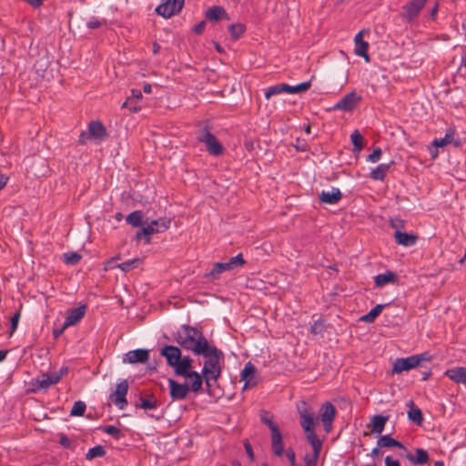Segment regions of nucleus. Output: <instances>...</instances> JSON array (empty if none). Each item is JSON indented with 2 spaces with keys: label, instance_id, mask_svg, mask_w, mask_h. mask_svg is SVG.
Wrapping results in <instances>:
<instances>
[{
  "label": "nucleus",
  "instance_id": "obj_1",
  "mask_svg": "<svg viewBox=\"0 0 466 466\" xmlns=\"http://www.w3.org/2000/svg\"><path fill=\"white\" fill-rule=\"evenodd\" d=\"M175 340L187 350L200 356L210 345L202 331L189 325H182L180 330L175 334Z\"/></svg>",
  "mask_w": 466,
  "mask_h": 466
},
{
  "label": "nucleus",
  "instance_id": "obj_2",
  "mask_svg": "<svg viewBox=\"0 0 466 466\" xmlns=\"http://www.w3.org/2000/svg\"><path fill=\"white\" fill-rule=\"evenodd\" d=\"M200 356L207 358L202 369L205 384L210 389V380H217L221 376L220 360H224V353L214 345H209Z\"/></svg>",
  "mask_w": 466,
  "mask_h": 466
},
{
  "label": "nucleus",
  "instance_id": "obj_3",
  "mask_svg": "<svg viewBox=\"0 0 466 466\" xmlns=\"http://www.w3.org/2000/svg\"><path fill=\"white\" fill-rule=\"evenodd\" d=\"M260 420L266 424L271 432V448L273 454L281 457L284 452L283 437L279 431V425L273 421V415L265 410H260Z\"/></svg>",
  "mask_w": 466,
  "mask_h": 466
},
{
  "label": "nucleus",
  "instance_id": "obj_4",
  "mask_svg": "<svg viewBox=\"0 0 466 466\" xmlns=\"http://www.w3.org/2000/svg\"><path fill=\"white\" fill-rule=\"evenodd\" d=\"M246 260L243 258L241 253L231 258L228 262H217L213 265L212 268L204 274V278L211 280H216L220 278L224 271H231L238 267H243Z\"/></svg>",
  "mask_w": 466,
  "mask_h": 466
},
{
  "label": "nucleus",
  "instance_id": "obj_5",
  "mask_svg": "<svg viewBox=\"0 0 466 466\" xmlns=\"http://www.w3.org/2000/svg\"><path fill=\"white\" fill-rule=\"evenodd\" d=\"M197 139L198 142L204 143L206 145L207 151L210 155L218 157L223 154L224 147L211 133L208 125H205L201 129L198 131Z\"/></svg>",
  "mask_w": 466,
  "mask_h": 466
},
{
  "label": "nucleus",
  "instance_id": "obj_6",
  "mask_svg": "<svg viewBox=\"0 0 466 466\" xmlns=\"http://www.w3.org/2000/svg\"><path fill=\"white\" fill-rule=\"evenodd\" d=\"M431 360V356L428 352L412 355L408 358L397 359L393 363L392 372L400 373L405 370H410V369L420 366L421 361L430 362Z\"/></svg>",
  "mask_w": 466,
  "mask_h": 466
},
{
  "label": "nucleus",
  "instance_id": "obj_7",
  "mask_svg": "<svg viewBox=\"0 0 466 466\" xmlns=\"http://www.w3.org/2000/svg\"><path fill=\"white\" fill-rule=\"evenodd\" d=\"M184 4L185 0H163L162 3L156 7L155 12L164 18H170L172 15L181 12Z\"/></svg>",
  "mask_w": 466,
  "mask_h": 466
},
{
  "label": "nucleus",
  "instance_id": "obj_8",
  "mask_svg": "<svg viewBox=\"0 0 466 466\" xmlns=\"http://www.w3.org/2000/svg\"><path fill=\"white\" fill-rule=\"evenodd\" d=\"M108 137V133L100 121H91L88 125V132H82L79 137V143L86 144V138L95 140H104Z\"/></svg>",
  "mask_w": 466,
  "mask_h": 466
},
{
  "label": "nucleus",
  "instance_id": "obj_9",
  "mask_svg": "<svg viewBox=\"0 0 466 466\" xmlns=\"http://www.w3.org/2000/svg\"><path fill=\"white\" fill-rule=\"evenodd\" d=\"M428 0H411L402 6L400 17L407 23H411L419 16Z\"/></svg>",
  "mask_w": 466,
  "mask_h": 466
},
{
  "label": "nucleus",
  "instance_id": "obj_10",
  "mask_svg": "<svg viewBox=\"0 0 466 466\" xmlns=\"http://www.w3.org/2000/svg\"><path fill=\"white\" fill-rule=\"evenodd\" d=\"M298 412L301 418L300 425L305 431L314 429V413L306 401H300L297 405Z\"/></svg>",
  "mask_w": 466,
  "mask_h": 466
},
{
  "label": "nucleus",
  "instance_id": "obj_11",
  "mask_svg": "<svg viewBox=\"0 0 466 466\" xmlns=\"http://www.w3.org/2000/svg\"><path fill=\"white\" fill-rule=\"evenodd\" d=\"M128 391V382L127 380H121L116 388V390L110 394V400L117 406L120 410H123L127 405V394Z\"/></svg>",
  "mask_w": 466,
  "mask_h": 466
},
{
  "label": "nucleus",
  "instance_id": "obj_12",
  "mask_svg": "<svg viewBox=\"0 0 466 466\" xmlns=\"http://www.w3.org/2000/svg\"><path fill=\"white\" fill-rule=\"evenodd\" d=\"M360 100L361 96H359L356 92L352 91L344 96L339 101H338L333 106V109L349 112L353 110Z\"/></svg>",
  "mask_w": 466,
  "mask_h": 466
},
{
  "label": "nucleus",
  "instance_id": "obj_13",
  "mask_svg": "<svg viewBox=\"0 0 466 466\" xmlns=\"http://www.w3.org/2000/svg\"><path fill=\"white\" fill-rule=\"evenodd\" d=\"M169 394L173 400H184L187 396L190 388L187 383H178L173 379L168 380Z\"/></svg>",
  "mask_w": 466,
  "mask_h": 466
},
{
  "label": "nucleus",
  "instance_id": "obj_14",
  "mask_svg": "<svg viewBox=\"0 0 466 466\" xmlns=\"http://www.w3.org/2000/svg\"><path fill=\"white\" fill-rule=\"evenodd\" d=\"M160 355L166 358L167 364L169 367L175 368L181 357V350L177 346L166 345L161 349Z\"/></svg>",
  "mask_w": 466,
  "mask_h": 466
},
{
  "label": "nucleus",
  "instance_id": "obj_15",
  "mask_svg": "<svg viewBox=\"0 0 466 466\" xmlns=\"http://www.w3.org/2000/svg\"><path fill=\"white\" fill-rule=\"evenodd\" d=\"M149 359V350L145 349H138L130 350L123 357L124 363H146Z\"/></svg>",
  "mask_w": 466,
  "mask_h": 466
},
{
  "label": "nucleus",
  "instance_id": "obj_16",
  "mask_svg": "<svg viewBox=\"0 0 466 466\" xmlns=\"http://www.w3.org/2000/svg\"><path fill=\"white\" fill-rule=\"evenodd\" d=\"M86 311V305H82L80 307L68 309L67 316H66V321H65V327L76 324L78 321H80L84 318Z\"/></svg>",
  "mask_w": 466,
  "mask_h": 466
},
{
  "label": "nucleus",
  "instance_id": "obj_17",
  "mask_svg": "<svg viewBox=\"0 0 466 466\" xmlns=\"http://www.w3.org/2000/svg\"><path fill=\"white\" fill-rule=\"evenodd\" d=\"M356 49L355 54L365 59L366 62H370V58L368 54V42L363 40V31H360L355 36Z\"/></svg>",
  "mask_w": 466,
  "mask_h": 466
},
{
  "label": "nucleus",
  "instance_id": "obj_18",
  "mask_svg": "<svg viewBox=\"0 0 466 466\" xmlns=\"http://www.w3.org/2000/svg\"><path fill=\"white\" fill-rule=\"evenodd\" d=\"M342 193L339 188L332 187L331 191H322L319 195L320 202L329 205H334L340 201Z\"/></svg>",
  "mask_w": 466,
  "mask_h": 466
},
{
  "label": "nucleus",
  "instance_id": "obj_19",
  "mask_svg": "<svg viewBox=\"0 0 466 466\" xmlns=\"http://www.w3.org/2000/svg\"><path fill=\"white\" fill-rule=\"evenodd\" d=\"M444 375L455 383L466 384V367H456L449 369Z\"/></svg>",
  "mask_w": 466,
  "mask_h": 466
},
{
  "label": "nucleus",
  "instance_id": "obj_20",
  "mask_svg": "<svg viewBox=\"0 0 466 466\" xmlns=\"http://www.w3.org/2000/svg\"><path fill=\"white\" fill-rule=\"evenodd\" d=\"M61 380V373H49L43 374L40 378L36 379V385L41 389H47L52 385L59 382Z\"/></svg>",
  "mask_w": 466,
  "mask_h": 466
},
{
  "label": "nucleus",
  "instance_id": "obj_21",
  "mask_svg": "<svg viewBox=\"0 0 466 466\" xmlns=\"http://www.w3.org/2000/svg\"><path fill=\"white\" fill-rule=\"evenodd\" d=\"M192 362L193 360L189 356H185L183 358L181 356L178 364L174 368L176 375L187 377V375L192 371L190 370L192 368Z\"/></svg>",
  "mask_w": 466,
  "mask_h": 466
},
{
  "label": "nucleus",
  "instance_id": "obj_22",
  "mask_svg": "<svg viewBox=\"0 0 466 466\" xmlns=\"http://www.w3.org/2000/svg\"><path fill=\"white\" fill-rule=\"evenodd\" d=\"M206 18L209 21L217 22L221 19L229 20V16L225 8L219 5H214L206 11Z\"/></svg>",
  "mask_w": 466,
  "mask_h": 466
},
{
  "label": "nucleus",
  "instance_id": "obj_23",
  "mask_svg": "<svg viewBox=\"0 0 466 466\" xmlns=\"http://www.w3.org/2000/svg\"><path fill=\"white\" fill-rule=\"evenodd\" d=\"M394 238H395L397 244L404 246V247L413 246L418 239V237L416 235L407 233V232H402L401 230H395Z\"/></svg>",
  "mask_w": 466,
  "mask_h": 466
},
{
  "label": "nucleus",
  "instance_id": "obj_24",
  "mask_svg": "<svg viewBox=\"0 0 466 466\" xmlns=\"http://www.w3.org/2000/svg\"><path fill=\"white\" fill-rule=\"evenodd\" d=\"M162 224V228L161 229H154V227H151V226H147V227H144L141 230H138L137 233H136V236H135V238L137 240H139L141 239L142 238H145V243L146 244H149L150 243V236L155 234V233H160V232H164L165 231V228L167 227L166 224H164V222H161Z\"/></svg>",
  "mask_w": 466,
  "mask_h": 466
},
{
  "label": "nucleus",
  "instance_id": "obj_25",
  "mask_svg": "<svg viewBox=\"0 0 466 466\" xmlns=\"http://www.w3.org/2000/svg\"><path fill=\"white\" fill-rule=\"evenodd\" d=\"M337 411L330 402H325L320 408V419L322 422L333 423Z\"/></svg>",
  "mask_w": 466,
  "mask_h": 466
},
{
  "label": "nucleus",
  "instance_id": "obj_26",
  "mask_svg": "<svg viewBox=\"0 0 466 466\" xmlns=\"http://www.w3.org/2000/svg\"><path fill=\"white\" fill-rule=\"evenodd\" d=\"M454 128L450 127L449 129H447L444 137L434 139L431 144L435 147H442L451 143H453L455 147H459L461 143L459 141H454Z\"/></svg>",
  "mask_w": 466,
  "mask_h": 466
},
{
  "label": "nucleus",
  "instance_id": "obj_27",
  "mask_svg": "<svg viewBox=\"0 0 466 466\" xmlns=\"http://www.w3.org/2000/svg\"><path fill=\"white\" fill-rule=\"evenodd\" d=\"M394 161L391 160L390 163L387 164H380L376 168H374L370 174V177L373 180H379L382 181L384 180L387 172L390 168L391 166L394 165Z\"/></svg>",
  "mask_w": 466,
  "mask_h": 466
},
{
  "label": "nucleus",
  "instance_id": "obj_28",
  "mask_svg": "<svg viewBox=\"0 0 466 466\" xmlns=\"http://www.w3.org/2000/svg\"><path fill=\"white\" fill-rule=\"evenodd\" d=\"M408 406L410 408L408 411L409 420L419 426L421 425L423 421V415L420 409H419L412 400L408 402Z\"/></svg>",
  "mask_w": 466,
  "mask_h": 466
},
{
  "label": "nucleus",
  "instance_id": "obj_29",
  "mask_svg": "<svg viewBox=\"0 0 466 466\" xmlns=\"http://www.w3.org/2000/svg\"><path fill=\"white\" fill-rule=\"evenodd\" d=\"M389 420V416L384 415H374L371 418V432L375 434H380Z\"/></svg>",
  "mask_w": 466,
  "mask_h": 466
},
{
  "label": "nucleus",
  "instance_id": "obj_30",
  "mask_svg": "<svg viewBox=\"0 0 466 466\" xmlns=\"http://www.w3.org/2000/svg\"><path fill=\"white\" fill-rule=\"evenodd\" d=\"M378 447L381 448H399L405 449V446L399 441L393 439L390 435H382L377 441Z\"/></svg>",
  "mask_w": 466,
  "mask_h": 466
},
{
  "label": "nucleus",
  "instance_id": "obj_31",
  "mask_svg": "<svg viewBox=\"0 0 466 466\" xmlns=\"http://www.w3.org/2000/svg\"><path fill=\"white\" fill-rule=\"evenodd\" d=\"M406 457L412 464L415 465L425 464L429 461V454L423 449H417L416 456L412 455L411 453H409L407 454Z\"/></svg>",
  "mask_w": 466,
  "mask_h": 466
},
{
  "label": "nucleus",
  "instance_id": "obj_32",
  "mask_svg": "<svg viewBox=\"0 0 466 466\" xmlns=\"http://www.w3.org/2000/svg\"><path fill=\"white\" fill-rule=\"evenodd\" d=\"M256 373V368L250 363H247L243 370L241 371V380H245L244 390L248 388L249 386H254L256 382H251V379L249 377L253 376Z\"/></svg>",
  "mask_w": 466,
  "mask_h": 466
},
{
  "label": "nucleus",
  "instance_id": "obj_33",
  "mask_svg": "<svg viewBox=\"0 0 466 466\" xmlns=\"http://www.w3.org/2000/svg\"><path fill=\"white\" fill-rule=\"evenodd\" d=\"M387 305L385 304H378L374 308H372L367 314L360 317V320L365 323H372L376 319V318L381 313L383 309Z\"/></svg>",
  "mask_w": 466,
  "mask_h": 466
},
{
  "label": "nucleus",
  "instance_id": "obj_34",
  "mask_svg": "<svg viewBox=\"0 0 466 466\" xmlns=\"http://www.w3.org/2000/svg\"><path fill=\"white\" fill-rule=\"evenodd\" d=\"M396 280L397 275L392 271H387L375 277V284L378 287H382L388 283H394Z\"/></svg>",
  "mask_w": 466,
  "mask_h": 466
},
{
  "label": "nucleus",
  "instance_id": "obj_35",
  "mask_svg": "<svg viewBox=\"0 0 466 466\" xmlns=\"http://www.w3.org/2000/svg\"><path fill=\"white\" fill-rule=\"evenodd\" d=\"M307 441L311 445L313 451L320 452L322 448V441L318 438L315 430L305 431Z\"/></svg>",
  "mask_w": 466,
  "mask_h": 466
},
{
  "label": "nucleus",
  "instance_id": "obj_36",
  "mask_svg": "<svg viewBox=\"0 0 466 466\" xmlns=\"http://www.w3.org/2000/svg\"><path fill=\"white\" fill-rule=\"evenodd\" d=\"M310 86H311V80H309L306 82H302L297 86H289L288 84H285V87H283V89H285L286 93L297 94V93L308 91L310 88Z\"/></svg>",
  "mask_w": 466,
  "mask_h": 466
},
{
  "label": "nucleus",
  "instance_id": "obj_37",
  "mask_svg": "<svg viewBox=\"0 0 466 466\" xmlns=\"http://www.w3.org/2000/svg\"><path fill=\"white\" fill-rule=\"evenodd\" d=\"M187 378L192 380L191 385L189 386L190 390L194 392H198L201 390L203 384V378L201 374H199L197 371H191Z\"/></svg>",
  "mask_w": 466,
  "mask_h": 466
},
{
  "label": "nucleus",
  "instance_id": "obj_38",
  "mask_svg": "<svg viewBox=\"0 0 466 466\" xmlns=\"http://www.w3.org/2000/svg\"><path fill=\"white\" fill-rule=\"evenodd\" d=\"M228 31L233 40H238L246 31V25L241 23L232 24L228 26Z\"/></svg>",
  "mask_w": 466,
  "mask_h": 466
},
{
  "label": "nucleus",
  "instance_id": "obj_39",
  "mask_svg": "<svg viewBox=\"0 0 466 466\" xmlns=\"http://www.w3.org/2000/svg\"><path fill=\"white\" fill-rule=\"evenodd\" d=\"M127 222L129 223L133 227H139L143 224V214L140 210H136L131 212L127 217Z\"/></svg>",
  "mask_w": 466,
  "mask_h": 466
},
{
  "label": "nucleus",
  "instance_id": "obj_40",
  "mask_svg": "<svg viewBox=\"0 0 466 466\" xmlns=\"http://www.w3.org/2000/svg\"><path fill=\"white\" fill-rule=\"evenodd\" d=\"M105 455H106L105 448L101 445H96L88 450L87 453L86 454V459L88 461H91L95 458L104 457Z\"/></svg>",
  "mask_w": 466,
  "mask_h": 466
},
{
  "label": "nucleus",
  "instance_id": "obj_41",
  "mask_svg": "<svg viewBox=\"0 0 466 466\" xmlns=\"http://www.w3.org/2000/svg\"><path fill=\"white\" fill-rule=\"evenodd\" d=\"M350 138H351V142L354 147V150L360 151L363 148V142H364V138L361 136V134L358 130H355L351 134Z\"/></svg>",
  "mask_w": 466,
  "mask_h": 466
},
{
  "label": "nucleus",
  "instance_id": "obj_42",
  "mask_svg": "<svg viewBox=\"0 0 466 466\" xmlns=\"http://www.w3.org/2000/svg\"><path fill=\"white\" fill-rule=\"evenodd\" d=\"M283 87H285L284 83L268 86L265 91V97L269 99L273 96L284 93L285 89H283Z\"/></svg>",
  "mask_w": 466,
  "mask_h": 466
},
{
  "label": "nucleus",
  "instance_id": "obj_43",
  "mask_svg": "<svg viewBox=\"0 0 466 466\" xmlns=\"http://www.w3.org/2000/svg\"><path fill=\"white\" fill-rule=\"evenodd\" d=\"M103 432L111 435L115 440H120L124 434L121 431L113 425H106L100 428Z\"/></svg>",
  "mask_w": 466,
  "mask_h": 466
},
{
  "label": "nucleus",
  "instance_id": "obj_44",
  "mask_svg": "<svg viewBox=\"0 0 466 466\" xmlns=\"http://www.w3.org/2000/svg\"><path fill=\"white\" fill-rule=\"evenodd\" d=\"M140 262L141 259L137 258L118 264L117 268H119L124 272H128L131 269L137 268Z\"/></svg>",
  "mask_w": 466,
  "mask_h": 466
},
{
  "label": "nucleus",
  "instance_id": "obj_45",
  "mask_svg": "<svg viewBox=\"0 0 466 466\" xmlns=\"http://www.w3.org/2000/svg\"><path fill=\"white\" fill-rule=\"evenodd\" d=\"M63 257L64 262L67 265H76L82 258L81 255L76 252H67Z\"/></svg>",
  "mask_w": 466,
  "mask_h": 466
},
{
  "label": "nucleus",
  "instance_id": "obj_46",
  "mask_svg": "<svg viewBox=\"0 0 466 466\" xmlns=\"http://www.w3.org/2000/svg\"><path fill=\"white\" fill-rule=\"evenodd\" d=\"M86 409V405L82 400H77L74 403L70 411L71 416H83Z\"/></svg>",
  "mask_w": 466,
  "mask_h": 466
},
{
  "label": "nucleus",
  "instance_id": "obj_47",
  "mask_svg": "<svg viewBox=\"0 0 466 466\" xmlns=\"http://www.w3.org/2000/svg\"><path fill=\"white\" fill-rule=\"evenodd\" d=\"M157 401L154 397H152L150 400L140 398V404H136V407H139L144 410H152L157 408Z\"/></svg>",
  "mask_w": 466,
  "mask_h": 466
},
{
  "label": "nucleus",
  "instance_id": "obj_48",
  "mask_svg": "<svg viewBox=\"0 0 466 466\" xmlns=\"http://www.w3.org/2000/svg\"><path fill=\"white\" fill-rule=\"evenodd\" d=\"M164 222L166 224L165 231L169 228L171 220L167 218H161L159 219L152 220L147 226L154 227V229H161L162 224Z\"/></svg>",
  "mask_w": 466,
  "mask_h": 466
},
{
  "label": "nucleus",
  "instance_id": "obj_49",
  "mask_svg": "<svg viewBox=\"0 0 466 466\" xmlns=\"http://www.w3.org/2000/svg\"><path fill=\"white\" fill-rule=\"evenodd\" d=\"M320 452L313 451L312 456L305 455L304 457V462L305 466H317V462L319 460Z\"/></svg>",
  "mask_w": 466,
  "mask_h": 466
},
{
  "label": "nucleus",
  "instance_id": "obj_50",
  "mask_svg": "<svg viewBox=\"0 0 466 466\" xmlns=\"http://www.w3.org/2000/svg\"><path fill=\"white\" fill-rule=\"evenodd\" d=\"M121 107L128 108L133 113H137L141 109L139 106H137L136 103H133L131 97H127V99L122 104Z\"/></svg>",
  "mask_w": 466,
  "mask_h": 466
},
{
  "label": "nucleus",
  "instance_id": "obj_51",
  "mask_svg": "<svg viewBox=\"0 0 466 466\" xmlns=\"http://www.w3.org/2000/svg\"><path fill=\"white\" fill-rule=\"evenodd\" d=\"M381 153L380 147H377L373 149L372 153L368 156L367 159L372 163H376L380 160Z\"/></svg>",
  "mask_w": 466,
  "mask_h": 466
},
{
  "label": "nucleus",
  "instance_id": "obj_52",
  "mask_svg": "<svg viewBox=\"0 0 466 466\" xmlns=\"http://www.w3.org/2000/svg\"><path fill=\"white\" fill-rule=\"evenodd\" d=\"M287 456L289 461L290 462V466H296V454L292 448H289L286 451L284 450L283 454Z\"/></svg>",
  "mask_w": 466,
  "mask_h": 466
},
{
  "label": "nucleus",
  "instance_id": "obj_53",
  "mask_svg": "<svg viewBox=\"0 0 466 466\" xmlns=\"http://www.w3.org/2000/svg\"><path fill=\"white\" fill-rule=\"evenodd\" d=\"M20 318V312H16L12 318H11V323H10V333L11 336L16 329L18 321Z\"/></svg>",
  "mask_w": 466,
  "mask_h": 466
},
{
  "label": "nucleus",
  "instance_id": "obj_54",
  "mask_svg": "<svg viewBox=\"0 0 466 466\" xmlns=\"http://www.w3.org/2000/svg\"><path fill=\"white\" fill-rule=\"evenodd\" d=\"M390 227L396 230H401L404 228V221L400 218L390 219Z\"/></svg>",
  "mask_w": 466,
  "mask_h": 466
},
{
  "label": "nucleus",
  "instance_id": "obj_55",
  "mask_svg": "<svg viewBox=\"0 0 466 466\" xmlns=\"http://www.w3.org/2000/svg\"><path fill=\"white\" fill-rule=\"evenodd\" d=\"M310 329L312 334H319L323 331V324L320 321H315Z\"/></svg>",
  "mask_w": 466,
  "mask_h": 466
},
{
  "label": "nucleus",
  "instance_id": "obj_56",
  "mask_svg": "<svg viewBox=\"0 0 466 466\" xmlns=\"http://www.w3.org/2000/svg\"><path fill=\"white\" fill-rule=\"evenodd\" d=\"M206 21L202 20L193 27V32L197 35H201L205 29Z\"/></svg>",
  "mask_w": 466,
  "mask_h": 466
},
{
  "label": "nucleus",
  "instance_id": "obj_57",
  "mask_svg": "<svg viewBox=\"0 0 466 466\" xmlns=\"http://www.w3.org/2000/svg\"><path fill=\"white\" fill-rule=\"evenodd\" d=\"M101 26V22L96 18V17H92L88 22H87V27L90 28V29H96V28H98Z\"/></svg>",
  "mask_w": 466,
  "mask_h": 466
},
{
  "label": "nucleus",
  "instance_id": "obj_58",
  "mask_svg": "<svg viewBox=\"0 0 466 466\" xmlns=\"http://www.w3.org/2000/svg\"><path fill=\"white\" fill-rule=\"evenodd\" d=\"M385 466H400L398 460H394L391 456H387L384 460Z\"/></svg>",
  "mask_w": 466,
  "mask_h": 466
},
{
  "label": "nucleus",
  "instance_id": "obj_59",
  "mask_svg": "<svg viewBox=\"0 0 466 466\" xmlns=\"http://www.w3.org/2000/svg\"><path fill=\"white\" fill-rule=\"evenodd\" d=\"M59 443L61 446H63L65 448H69L71 446L70 439L64 434L60 436Z\"/></svg>",
  "mask_w": 466,
  "mask_h": 466
},
{
  "label": "nucleus",
  "instance_id": "obj_60",
  "mask_svg": "<svg viewBox=\"0 0 466 466\" xmlns=\"http://www.w3.org/2000/svg\"><path fill=\"white\" fill-rule=\"evenodd\" d=\"M244 447H245L246 452L248 453L249 459L251 461H254V452H253L250 443L248 441H245Z\"/></svg>",
  "mask_w": 466,
  "mask_h": 466
},
{
  "label": "nucleus",
  "instance_id": "obj_61",
  "mask_svg": "<svg viewBox=\"0 0 466 466\" xmlns=\"http://www.w3.org/2000/svg\"><path fill=\"white\" fill-rule=\"evenodd\" d=\"M132 93V96H130L131 97V100L133 101L134 99L136 100H139L143 97L142 96V93L140 90H137V89H132L131 91Z\"/></svg>",
  "mask_w": 466,
  "mask_h": 466
},
{
  "label": "nucleus",
  "instance_id": "obj_62",
  "mask_svg": "<svg viewBox=\"0 0 466 466\" xmlns=\"http://www.w3.org/2000/svg\"><path fill=\"white\" fill-rule=\"evenodd\" d=\"M8 180V177L0 173V190L5 187Z\"/></svg>",
  "mask_w": 466,
  "mask_h": 466
},
{
  "label": "nucleus",
  "instance_id": "obj_63",
  "mask_svg": "<svg viewBox=\"0 0 466 466\" xmlns=\"http://www.w3.org/2000/svg\"><path fill=\"white\" fill-rule=\"evenodd\" d=\"M438 8H439V5L438 4H435V5L433 6V8L431 9V13H430V16L432 18V19H435V16H436V14L438 12Z\"/></svg>",
  "mask_w": 466,
  "mask_h": 466
},
{
  "label": "nucleus",
  "instance_id": "obj_64",
  "mask_svg": "<svg viewBox=\"0 0 466 466\" xmlns=\"http://www.w3.org/2000/svg\"><path fill=\"white\" fill-rule=\"evenodd\" d=\"M380 448H381V447H378V446H377L376 448L372 449V451H371V452H370V456H371L372 458H376V457H378V456H379V454H380Z\"/></svg>",
  "mask_w": 466,
  "mask_h": 466
}]
</instances>
